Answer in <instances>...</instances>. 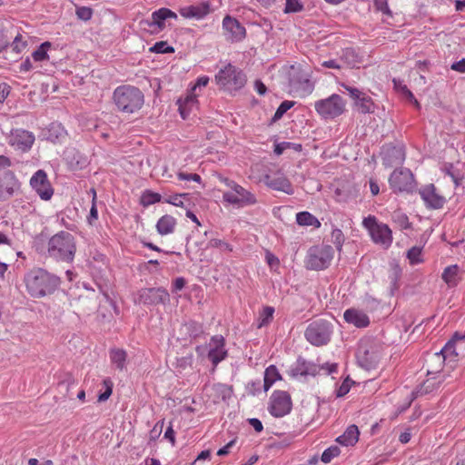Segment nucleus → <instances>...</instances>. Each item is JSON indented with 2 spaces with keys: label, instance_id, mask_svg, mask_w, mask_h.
<instances>
[{
  "label": "nucleus",
  "instance_id": "f257e3e1",
  "mask_svg": "<svg viewBox=\"0 0 465 465\" xmlns=\"http://www.w3.org/2000/svg\"><path fill=\"white\" fill-rule=\"evenodd\" d=\"M465 336L455 333L439 351L430 354L425 362L427 376H448L455 368L460 351L465 349Z\"/></svg>",
  "mask_w": 465,
  "mask_h": 465
},
{
  "label": "nucleus",
  "instance_id": "f03ea898",
  "mask_svg": "<svg viewBox=\"0 0 465 465\" xmlns=\"http://www.w3.org/2000/svg\"><path fill=\"white\" fill-rule=\"evenodd\" d=\"M26 292L33 298H43L51 295L60 284L59 278L44 269L29 271L24 278Z\"/></svg>",
  "mask_w": 465,
  "mask_h": 465
},
{
  "label": "nucleus",
  "instance_id": "7ed1b4c3",
  "mask_svg": "<svg viewBox=\"0 0 465 465\" xmlns=\"http://www.w3.org/2000/svg\"><path fill=\"white\" fill-rule=\"evenodd\" d=\"M113 101L119 112L132 114L143 107L144 95L138 87L128 84L120 85L114 91Z\"/></svg>",
  "mask_w": 465,
  "mask_h": 465
},
{
  "label": "nucleus",
  "instance_id": "20e7f679",
  "mask_svg": "<svg viewBox=\"0 0 465 465\" xmlns=\"http://www.w3.org/2000/svg\"><path fill=\"white\" fill-rule=\"evenodd\" d=\"M47 252L56 261L72 262L76 252L74 237L64 231L55 233L48 241Z\"/></svg>",
  "mask_w": 465,
  "mask_h": 465
},
{
  "label": "nucleus",
  "instance_id": "39448f33",
  "mask_svg": "<svg viewBox=\"0 0 465 465\" xmlns=\"http://www.w3.org/2000/svg\"><path fill=\"white\" fill-rule=\"evenodd\" d=\"M219 181L227 187L223 193V202L225 204L243 208L257 203L256 195L235 181L223 176L219 177Z\"/></svg>",
  "mask_w": 465,
  "mask_h": 465
},
{
  "label": "nucleus",
  "instance_id": "423d86ee",
  "mask_svg": "<svg viewBox=\"0 0 465 465\" xmlns=\"http://www.w3.org/2000/svg\"><path fill=\"white\" fill-rule=\"evenodd\" d=\"M316 113L324 120H333L346 111V101L339 94H332L314 103Z\"/></svg>",
  "mask_w": 465,
  "mask_h": 465
},
{
  "label": "nucleus",
  "instance_id": "0eeeda50",
  "mask_svg": "<svg viewBox=\"0 0 465 465\" xmlns=\"http://www.w3.org/2000/svg\"><path fill=\"white\" fill-rule=\"evenodd\" d=\"M362 226L368 231L374 243L384 248L391 246L392 242V233L387 224L379 223L375 216L369 215L363 219Z\"/></svg>",
  "mask_w": 465,
  "mask_h": 465
},
{
  "label": "nucleus",
  "instance_id": "6e6552de",
  "mask_svg": "<svg viewBox=\"0 0 465 465\" xmlns=\"http://www.w3.org/2000/svg\"><path fill=\"white\" fill-rule=\"evenodd\" d=\"M215 79L218 84L228 91H237L243 87L246 83L245 74L231 64L221 69Z\"/></svg>",
  "mask_w": 465,
  "mask_h": 465
},
{
  "label": "nucleus",
  "instance_id": "1a4fd4ad",
  "mask_svg": "<svg viewBox=\"0 0 465 465\" xmlns=\"http://www.w3.org/2000/svg\"><path fill=\"white\" fill-rule=\"evenodd\" d=\"M333 258V249L330 245L312 247L305 260L308 270L321 271L326 269Z\"/></svg>",
  "mask_w": 465,
  "mask_h": 465
},
{
  "label": "nucleus",
  "instance_id": "9d476101",
  "mask_svg": "<svg viewBox=\"0 0 465 465\" xmlns=\"http://www.w3.org/2000/svg\"><path fill=\"white\" fill-rule=\"evenodd\" d=\"M332 326L330 322L319 320L309 324L305 331L307 341L314 346H322L331 340Z\"/></svg>",
  "mask_w": 465,
  "mask_h": 465
},
{
  "label": "nucleus",
  "instance_id": "9b49d317",
  "mask_svg": "<svg viewBox=\"0 0 465 465\" xmlns=\"http://www.w3.org/2000/svg\"><path fill=\"white\" fill-rule=\"evenodd\" d=\"M390 187L393 193H410L414 189V176L409 169H396L389 177Z\"/></svg>",
  "mask_w": 465,
  "mask_h": 465
},
{
  "label": "nucleus",
  "instance_id": "f8f14e48",
  "mask_svg": "<svg viewBox=\"0 0 465 465\" xmlns=\"http://www.w3.org/2000/svg\"><path fill=\"white\" fill-rule=\"evenodd\" d=\"M292 408L290 394L283 391H275L270 397L268 406L269 412L276 418H282L289 414Z\"/></svg>",
  "mask_w": 465,
  "mask_h": 465
},
{
  "label": "nucleus",
  "instance_id": "ddd939ff",
  "mask_svg": "<svg viewBox=\"0 0 465 465\" xmlns=\"http://www.w3.org/2000/svg\"><path fill=\"white\" fill-rule=\"evenodd\" d=\"M381 356V349L376 345L361 344L357 351V360L366 370L376 368Z\"/></svg>",
  "mask_w": 465,
  "mask_h": 465
},
{
  "label": "nucleus",
  "instance_id": "4468645a",
  "mask_svg": "<svg viewBox=\"0 0 465 465\" xmlns=\"http://www.w3.org/2000/svg\"><path fill=\"white\" fill-rule=\"evenodd\" d=\"M223 35L229 42H241L246 36V29L234 17L227 15L223 19Z\"/></svg>",
  "mask_w": 465,
  "mask_h": 465
},
{
  "label": "nucleus",
  "instance_id": "2eb2a0df",
  "mask_svg": "<svg viewBox=\"0 0 465 465\" xmlns=\"http://www.w3.org/2000/svg\"><path fill=\"white\" fill-rule=\"evenodd\" d=\"M170 295L163 288H144L138 292L135 302L144 305H157L169 302Z\"/></svg>",
  "mask_w": 465,
  "mask_h": 465
},
{
  "label": "nucleus",
  "instance_id": "dca6fc26",
  "mask_svg": "<svg viewBox=\"0 0 465 465\" xmlns=\"http://www.w3.org/2000/svg\"><path fill=\"white\" fill-rule=\"evenodd\" d=\"M35 141L34 134L25 129L12 130L8 138L9 145L22 153L28 152L35 143Z\"/></svg>",
  "mask_w": 465,
  "mask_h": 465
},
{
  "label": "nucleus",
  "instance_id": "f3484780",
  "mask_svg": "<svg viewBox=\"0 0 465 465\" xmlns=\"http://www.w3.org/2000/svg\"><path fill=\"white\" fill-rule=\"evenodd\" d=\"M21 187V183L15 173L6 170L0 173V201H6L14 196Z\"/></svg>",
  "mask_w": 465,
  "mask_h": 465
},
{
  "label": "nucleus",
  "instance_id": "a211bd4d",
  "mask_svg": "<svg viewBox=\"0 0 465 465\" xmlns=\"http://www.w3.org/2000/svg\"><path fill=\"white\" fill-rule=\"evenodd\" d=\"M30 185L44 201H48L54 194V189L44 170H38L30 179Z\"/></svg>",
  "mask_w": 465,
  "mask_h": 465
},
{
  "label": "nucleus",
  "instance_id": "6ab92c4d",
  "mask_svg": "<svg viewBox=\"0 0 465 465\" xmlns=\"http://www.w3.org/2000/svg\"><path fill=\"white\" fill-rule=\"evenodd\" d=\"M225 345L226 341L223 335H214L210 339L208 343V359L214 367L227 358L228 351Z\"/></svg>",
  "mask_w": 465,
  "mask_h": 465
},
{
  "label": "nucleus",
  "instance_id": "aec40b11",
  "mask_svg": "<svg viewBox=\"0 0 465 465\" xmlns=\"http://www.w3.org/2000/svg\"><path fill=\"white\" fill-rule=\"evenodd\" d=\"M382 163L386 167L401 164L405 160V151L401 145L385 144L381 149Z\"/></svg>",
  "mask_w": 465,
  "mask_h": 465
},
{
  "label": "nucleus",
  "instance_id": "412c9836",
  "mask_svg": "<svg viewBox=\"0 0 465 465\" xmlns=\"http://www.w3.org/2000/svg\"><path fill=\"white\" fill-rule=\"evenodd\" d=\"M291 86L292 91L300 97H305L314 90V84L311 80V74L303 72L291 80Z\"/></svg>",
  "mask_w": 465,
  "mask_h": 465
},
{
  "label": "nucleus",
  "instance_id": "4be33fe9",
  "mask_svg": "<svg viewBox=\"0 0 465 465\" xmlns=\"http://www.w3.org/2000/svg\"><path fill=\"white\" fill-rule=\"evenodd\" d=\"M264 183L268 187H270L272 190L283 192L287 194L293 193L292 183L281 172L265 175Z\"/></svg>",
  "mask_w": 465,
  "mask_h": 465
},
{
  "label": "nucleus",
  "instance_id": "5701e85b",
  "mask_svg": "<svg viewBox=\"0 0 465 465\" xmlns=\"http://www.w3.org/2000/svg\"><path fill=\"white\" fill-rule=\"evenodd\" d=\"M211 12V5L208 1H202L196 5H187L179 9L180 15L186 19L194 18L201 20Z\"/></svg>",
  "mask_w": 465,
  "mask_h": 465
},
{
  "label": "nucleus",
  "instance_id": "b1692460",
  "mask_svg": "<svg viewBox=\"0 0 465 465\" xmlns=\"http://www.w3.org/2000/svg\"><path fill=\"white\" fill-rule=\"evenodd\" d=\"M420 194L429 208L440 209L446 202L445 198L436 192V188L433 184L424 186L420 189Z\"/></svg>",
  "mask_w": 465,
  "mask_h": 465
},
{
  "label": "nucleus",
  "instance_id": "393cba45",
  "mask_svg": "<svg viewBox=\"0 0 465 465\" xmlns=\"http://www.w3.org/2000/svg\"><path fill=\"white\" fill-rule=\"evenodd\" d=\"M344 320L350 324H353L357 328H365L370 324L368 315L362 311L351 308L344 312Z\"/></svg>",
  "mask_w": 465,
  "mask_h": 465
},
{
  "label": "nucleus",
  "instance_id": "a878e982",
  "mask_svg": "<svg viewBox=\"0 0 465 465\" xmlns=\"http://www.w3.org/2000/svg\"><path fill=\"white\" fill-rule=\"evenodd\" d=\"M340 60L342 62V65L353 68L358 67L363 62V55L355 48L346 47L341 50Z\"/></svg>",
  "mask_w": 465,
  "mask_h": 465
},
{
  "label": "nucleus",
  "instance_id": "bb28decb",
  "mask_svg": "<svg viewBox=\"0 0 465 465\" xmlns=\"http://www.w3.org/2000/svg\"><path fill=\"white\" fill-rule=\"evenodd\" d=\"M355 195L354 184L341 181L337 183L334 191V198L339 203H345Z\"/></svg>",
  "mask_w": 465,
  "mask_h": 465
},
{
  "label": "nucleus",
  "instance_id": "cd10ccee",
  "mask_svg": "<svg viewBox=\"0 0 465 465\" xmlns=\"http://www.w3.org/2000/svg\"><path fill=\"white\" fill-rule=\"evenodd\" d=\"M198 94L189 92L183 99L178 100L179 112L183 119H186L189 114L197 107Z\"/></svg>",
  "mask_w": 465,
  "mask_h": 465
},
{
  "label": "nucleus",
  "instance_id": "c85d7f7f",
  "mask_svg": "<svg viewBox=\"0 0 465 465\" xmlns=\"http://www.w3.org/2000/svg\"><path fill=\"white\" fill-rule=\"evenodd\" d=\"M152 25L157 26L159 30H163L165 27L164 21L168 18H177V15L168 8H160L154 11L152 15Z\"/></svg>",
  "mask_w": 465,
  "mask_h": 465
},
{
  "label": "nucleus",
  "instance_id": "c756f323",
  "mask_svg": "<svg viewBox=\"0 0 465 465\" xmlns=\"http://www.w3.org/2000/svg\"><path fill=\"white\" fill-rule=\"evenodd\" d=\"M175 226V218L172 215L165 214L158 220L156 223V230L159 234L167 235L174 232Z\"/></svg>",
  "mask_w": 465,
  "mask_h": 465
},
{
  "label": "nucleus",
  "instance_id": "7c9ffc66",
  "mask_svg": "<svg viewBox=\"0 0 465 465\" xmlns=\"http://www.w3.org/2000/svg\"><path fill=\"white\" fill-rule=\"evenodd\" d=\"M359 429L356 425L349 426L344 433L337 438V441L344 446H352L359 440Z\"/></svg>",
  "mask_w": 465,
  "mask_h": 465
},
{
  "label": "nucleus",
  "instance_id": "2f4dec72",
  "mask_svg": "<svg viewBox=\"0 0 465 465\" xmlns=\"http://www.w3.org/2000/svg\"><path fill=\"white\" fill-rule=\"evenodd\" d=\"M445 380V375L427 376V379L420 385L418 393L427 394L432 392Z\"/></svg>",
  "mask_w": 465,
  "mask_h": 465
},
{
  "label": "nucleus",
  "instance_id": "473e14b6",
  "mask_svg": "<svg viewBox=\"0 0 465 465\" xmlns=\"http://www.w3.org/2000/svg\"><path fill=\"white\" fill-rule=\"evenodd\" d=\"M459 271V266L456 264L450 265L444 269L441 278L449 287H455L458 284Z\"/></svg>",
  "mask_w": 465,
  "mask_h": 465
},
{
  "label": "nucleus",
  "instance_id": "72a5a7b5",
  "mask_svg": "<svg viewBox=\"0 0 465 465\" xmlns=\"http://www.w3.org/2000/svg\"><path fill=\"white\" fill-rule=\"evenodd\" d=\"M280 380H282V375L276 366L270 365L267 367L264 371V391H267L275 383V381Z\"/></svg>",
  "mask_w": 465,
  "mask_h": 465
},
{
  "label": "nucleus",
  "instance_id": "f704fd0d",
  "mask_svg": "<svg viewBox=\"0 0 465 465\" xmlns=\"http://www.w3.org/2000/svg\"><path fill=\"white\" fill-rule=\"evenodd\" d=\"M127 353L123 349H112L110 351V360L113 364L115 365L119 371H124L125 367Z\"/></svg>",
  "mask_w": 465,
  "mask_h": 465
},
{
  "label": "nucleus",
  "instance_id": "c9c22d12",
  "mask_svg": "<svg viewBox=\"0 0 465 465\" xmlns=\"http://www.w3.org/2000/svg\"><path fill=\"white\" fill-rule=\"evenodd\" d=\"M296 222L302 226H312L314 228H320V221L309 212H301L296 215Z\"/></svg>",
  "mask_w": 465,
  "mask_h": 465
},
{
  "label": "nucleus",
  "instance_id": "e433bc0d",
  "mask_svg": "<svg viewBox=\"0 0 465 465\" xmlns=\"http://www.w3.org/2000/svg\"><path fill=\"white\" fill-rule=\"evenodd\" d=\"M355 106L358 108L359 112L361 114H370L374 111V104L370 96L365 95L362 96L355 102Z\"/></svg>",
  "mask_w": 465,
  "mask_h": 465
},
{
  "label": "nucleus",
  "instance_id": "4c0bfd02",
  "mask_svg": "<svg viewBox=\"0 0 465 465\" xmlns=\"http://www.w3.org/2000/svg\"><path fill=\"white\" fill-rule=\"evenodd\" d=\"M274 308L271 306L264 307L259 314L257 327L267 326L273 319Z\"/></svg>",
  "mask_w": 465,
  "mask_h": 465
},
{
  "label": "nucleus",
  "instance_id": "58836bf2",
  "mask_svg": "<svg viewBox=\"0 0 465 465\" xmlns=\"http://www.w3.org/2000/svg\"><path fill=\"white\" fill-rule=\"evenodd\" d=\"M162 200V196L158 193H154L150 190H145L142 195L140 203L143 206L146 207L153 203H159Z\"/></svg>",
  "mask_w": 465,
  "mask_h": 465
},
{
  "label": "nucleus",
  "instance_id": "ea45409f",
  "mask_svg": "<svg viewBox=\"0 0 465 465\" xmlns=\"http://www.w3.org/2000/svg\"><path fill=\"white\" fill-rule=\"evenodd\" d=\"M51 47L50 42L43 43L35 51L33 52L32 57L36 62H42L49 59L47 51Z\"/></svg>",
  "mask_w": 465,
  "mask_h": 465
},
{
  "label": "nucleus",
  "instance_id": "a19ab883",
  "mask_svg": "<svg viewBox=\"0 0 465 465\" xmlns=\"http://www.w3.org/2000/svg\"><path fill=\"white\" fill-rule=\"evenodd\" d=\"M207 248H218L223 252H228L233 251L232 246L228 242L218 238L211 239L207 243Z\"/></svg>",
  "mask_w": 465,
  "mask_h": 465
},
{
  "label": "nucleus",
  "instance_id": "79ce46f5",
  "mask_svg": "<svg viewBox=\"0 0 465 465\" xmlns=\"http://www.w3.org/2000/svg\"><path fill=\"white\" fill-rule=\"evenodd\" d=\"M149 51L156 54H170L174 52V48L169 46L165 41H160L151 46Z\"/></svg>",
  "mask_w": 465,
  "mask_h": 465
},
{
  "label": "nucleus",
  "instance_id": "37998d69",
  "mask_svg": "<svg viewBox=\"0 0 465 465\" xmlns=\"http://www.w3.org/2000/svg\"><path fill=\"white\" fill-rule=\"evenodd\" d=\"M103 385L105 391L98 396V401L100 402L105 401L112 395L114 383L111 379L106 378L103 381Z\"/></svg>",
  "mask_w": 465,
  "mask_h": 465
},
{
  "label": "nucleus",
  "instance_id": "c03bdc74",
  "mask_svg": "<svg viewBox=\"0 0 465 465\" xmlns=\"http://www.w3.org/2000/svg\"><path fill=\"white\" fill-rule=\"evenodd\" d=\"M340 452V449L337 446H331L323 451L322 460L324 463H329L333 458L339 456Z\"/></svg>",
  "mask_w": 465,
  "mask_h": 465
},
{
  "label": "nucleus",
  "instance_id": "a18cd8bd",
  "mask_svg": "<svg viewBox=\"0 0 465 465\" xmlns=\"http://www.w3.org/2000/svg\"><path fill=\"white\" fill-rule=\"evenodd\" d=\"M407 257L411 264H417L422 262L421 249L419 247H412L407 252Z\"/></svg>",
  "mask_w": 465,
  "mask_h": 465
},
{
  "label": "nucleus",
  "instance_id": "49530a36",
  "mask_svg": "<svg viewBox=\"0 0 465 465\" xmlns=\"http://www.w3.org/2000/svg\"><path fill=\"white\" fill-rule=\"evenodd\" d=\"M27 46V43L26 41H25L23 39V36L18 34L13 43H12V48H13V51L17 53V54H20L21 52H23Z\"/></svg>",
  "mask_w": 465,
  "mask_h": 465
},
{
  "label": "nucleus",
  "instance_id": "de8ad7c7",
  "mask_svg": "<svg viewBox=\"0 0 465 465\" xmlns=\"http://www.w3.org/2000/svg\"><path fill=\"white\" fill-rule=\"evenodd\" d=\"M293 101H283L274 114V119H280L282 115L294 105Z\"/></svg>",
  "mask_w": 465,
  "mask_h": 465
},
{
  "label": "nucleus",
  "instance_id": "09e8293b",
  "mask_svg": "<svg viewBox=\"0 0 465 465\" xmlns=\"http://www.w3.org/2000/svg\"><path fill=\"white\" fill-rule=\"evenodd\" d=\"M303 5L300 3L299 0H286V5L284 8L285 13H296L302 11Z\"/></svg>",
  "mask_w": 465,
  "mask_h": 465
},
{
  "label": "nucleus",
  "instance_id": "8fccbe9b",
  "mask_svg": "<svg viewBox=\"0 0 465 465\" xmlns=\"http://www.w3.org/2000/svg\"><path fill=\"white\" fill-rule=\"evenodd\" d=\"M76 15L81 20L88 21L92 18L93 10L87 6L77 7Z\"/></svg>",
  "mask_w": 465,
  "mask_h": 465
},
{
  "label": "nucleus",
  "instance_id": "3c124183",
  "mask_svg": "<svg viewBox=\"0 0 465 465\" xmlns=\"http://www.w3.org/2000/svg\"><path fill=\"white\" fill-rule=\"evenodd\" d=\"M164 425V419L157 421L150 431V440H155L162 433Z\"/></svg>",
  "mask_w": 465,
  "mask_h": 465
},
{
  "label": "nucleus",
  "instance_id": "603ef678",
  "mask_svg": "<svg viewBox=\"0 0 465 465\" xmlns=\"http://www.w3.org/2000/svg\"><path fill=\"white\" fill-rule=\"evenodd\" d=\"M177 177L181 181H193L196 183H201L202 181L201 176L197 173H187L184 172H178Z\"/></svg>",
  "mask_w": 465,
  "mask_h": 465
},
{
  "label": "nucleus",
  "instance_id": "864d4df0",
  "mask_svg": "<svg viewBox=\"0 0 465 465\" xmlns=\"http://www.w3.org/2000/svg\"><path fill=\"white\" fill-rule=\"evenodd\" d=\"M92 192H93V204H92V207L90 210V214L88 216V222L90 224H93V222L96 221L98 219V212H97V208L95 205L96 193L94 189L92 190Z\"/></svg>",
  "mask_w": 465,
  "mask_h": 465
},
{
  "label": "nucleus",
  "instance_id": "5fc2aeb1",
  "mask_svg": "<svg viewBox=\"0 0 465 465\" xmlns=\"http://www.w3.org/2000/svg\"><path fill=\"white\" fill-rule=\"evenodd\" d=\"M265 259H266V262L271 269H277L279 267L280 261H279L278 257H276L272 252H266Z\"/></svg>",
  "mask_w": 465,
  "mask_h": 465
},
{
  "label": "nucleus",
  "instance_id": "6e6d98bb",
  "mask_svg": "<svg viewBox=\"0 0 465 465\" xmlns=\"http://www.w3.org/2000/svg\"><path fill=\"white\" fill-rule=\"evenodd\" d=\"M341 86L346 90L348 91L350 96L356 102L357 100H359L361 96H362V93L355 88V87H351V86H349L345 84H342Z\"/></svg>",
  "mask_w": 465,
  "mask_h": 465
},
{
  "label": "nucleus",
  "instance_id": "4d7b16f0",
  "mask_svg": "<svg viewBox=\"0 0 465 465\" xmlns=\"http://www.w3.org/2000/svg\"><path fill=\"white\" fill-rule=\"evenodd\" d=\"M183 194H174L164 200L165 203L173 204L174 206H183L182 196Z\"/></svg>",
  "mask_w": 465,
  "mask_h": 465
},
{
  "label": "nucleus",
  "instance_id": "13d9d810",
  "mask_svg": "<svg viewBox=\"0 0 465 465\" xmlns=\"http://www.w3.org/2000/svg\"><path fill=\"white\" fill-rule=\"evenodd\" d=\"M350 391V381L347 379L345 380L337 390V397H342L346 395Z\"/></svg>",
  "mask_w": 465,
  "mask_h": 465
},
{
  "label": "nucleus",
  "instance_id": "bf43d9fd",
  "mask_svg": "<svg viewBox=\"0 0 465 465\" xmlns=\"http://www.w3.org/2000/svg\"><path fill=\"white\" fill-rule=\"evenodd\" d=\"M209 83V77L208 76H201L197 79L196 84L192 87L191 92L196 93L197 88H200L202 86H206Z\"/></svg>",
  "mask_w": 465,
  "mask_h": 465
},
{
  "label": "nucleus",
  "instance_id": "052dcab7",
  "mask_svg": "<svg viewBox=\"0 0 465 465\" xmlns=\"http://www.w3.org/2000/svg\"><path fill=\"white\" fill-rule=\"evenodd\" d=\"M163 437L164 439L168 440L173 446L175 445V432L173 429L172 424L166 429Z\"/></svg>",
  "mask_w": 465,
  "mask_h": 465
},
{
  "label": "nucleus",
  "instance_id": "680f3d73",
  "mask_svg": "<svg viewBox=\"0 0 465 465\" xmlns=\"http://www.w3.org/2000/svg\"><path fill=\"white\" fill-rule=\"evenodd\" d=\"M322 65L326 68H333V69H341L342 64L339 63V61L335 59H331L328 61H324L322 63Z\"/></svg>",
  "mask_w": 465,
  "mask_h": 465
},
{
  "label": "nucleus",
  "instance_id": "e2e57ef3",
  "mask_svg": "<svg viewBox=\"0 0 465 465\" xmlns=\"http://www.w3.org/2000/svg\"><path fill=\"white\" fill-rule=\"evenodd\" d=\"M12 165V162L9 157L5 155H0V171H6ZM3 172H0L2 173Z\"/></svg>",
  "mask_w": 465,
  "mask_h": 465
},
{
  "label": "nucleus",
  "instance_id": "0e129e2a",
  "mask_svg": "<svg viewBox=\"0 0 465 465\" xmlns=\"http://www.w3.org/2000/svg\"><path fill=\"white\" fill-rule=\"evenodd\" d=\"M375 5L377 9L381 11L384 14H390L389 5L387 4V0H375Z\"/></svg>",
  "mask_w": 465,
  "mask_h": 465
},
{
  "label": "nucleus",
  "instance_id": "69168bd1",
  "mask_svg": "<svg viewBox=\"0 0 465 465\" xmlns=\"http://www.w3.org/2000/svg\"><path fill=\"white\" fill-rule=\"evenodd\" d=\"M235 444V440L229 441L225 446L217 451L218 456H224L230 452L231 448Z\"/></svg>",
  "mask_w": 465,
  "mask_h": 465
},
{
  "label": "nucleus",
  "instance_id": "338daca9",
  "mask_svg": "<svg viewBox=\"0 0 465 465\" xmlns=\"http://www.w3.org/2000/svg\"><path fill=\"white\" fill-rule=\"evenodd\" d=\"M451 70L465 73V58L461 59L459 62L453 63L450 66Z\"/></svg>",
  "mask_w": 465,
  "mask_h": 465
},
{
  "label": "nucleus",
  "instance_id": "774afa93",
  "mask_svg": "<svg viewBox=\"0 0 465 465\" xmlns=\"http://www.w3.org/2000/svg\"><path fill=\"white\" fill-rule=\"evenodd\" d=\"M249 423L252 426L256 432H261L263 430L262 421L256 418L249 419Z\"/></svg>",
  "mask_w": 465,
  "mask_h": 465
}]
</instances>
